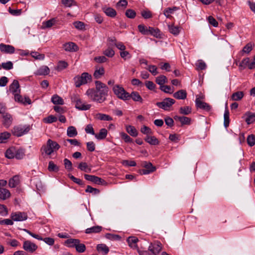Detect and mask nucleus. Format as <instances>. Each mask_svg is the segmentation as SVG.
Returning <instances> with one entry per match:
<instances>
[{
  "label": "nucleus",
  "mask_w": 255,
  "mask_h": 255,
  "mask_svg": "<svg viewBox=\"0 0 255 255\" xmlns=\"http://www.w3.org/2000/svg\"><path fill=\"white\" fill-rule=\"evenodd\" d=\"M75 249L78 253H83L86 251V246L84 244L81 243L79 240V243L77 244Z\"/></svg>",
  "instance_id": "47"
},
{
  "label": "nucleus",
  "mask_w": 255,
  "mask_h": 255,
  "mask_svg": "<svg viewBox=\"0 0 255 255\" xmlns=\"http://www.w3.org/2000/svg\"><path fill=\"white\" fill-rule=\"evenodd\" d=\"M148 70L153 76L156 75L158 72L157 71V68L155 65H150L147 68H145Z\"/></svg>",
  "instance_id": "52"
},
{
  "label": "nucleus",
  "mask_w": 255,
  "mask_h": 255,
  "mask_svg": "<svg viewBox=\"0 0 255 255\" xmlns=\"http://www.w3.org/2000/svg\"><path fill=\"white\" fill-rule=\"evenodd\" d=\"M252 49V44L251 43H248L243 47L242 50L240 51V54L241 56H243L245 53L249 54Z\"/></svg>",
  "instance_id": "39"
},
{
  "label": "nucleus",
  "mask_w": 255,
  "mask_h": 255,
  "mask_svg": "<svg viewBox=\"0 0 255 255\" xmlns=\"http://www.w3.org/2000/svg\"><path fill=\"white\" fill-rule=\"evenodd\" d=\"M60 147V145L56 141L49 139L47 141L46 145L43 146L42 149L46 154L50 155L54 150H58Z\"/></svg>",
  "instance_id": "2"
},
{
  "label": "nucleus",
  "mask_w": 255,
  "mask_h": 255,
  "mask_svg": "<svg viewBox=\"0 0 255 255\" xmlns=\"http://www.w3.org/2000/svg\"><path fill=\"white\" fill-rule=\"evenodd\" d=\"M173 97L178 100H184L187 97V92L184 90H180L174 93Z\"/></svg>",
  "instance_id": "21"
},
{
  "label": "nucleus",
  "mask_w": 255,
  "mask_h": 255,
  "mask_svg": "<svg viewBox=\"0 0 255 255\" xmlns=\"http://www.w3.org/2000/svg\"><path fill=\"white\" fill-rule=\"evenodd\" d=\"M230 124L229 111L228 109L227 104L226 105V109L224 114V125L226 128H227Z\"/></svg>",
  "instance_id": "32"
},
{
  "label": "nucleus",
  "mask_w": 255,
  "mask_h": 255,
  "mask_svg": "<svg viewBox=\"0 0 255 255\" xmlns=\"http://www.w3.org/2000/svg\"><path fill=\"white\" fill-rule=\"evenodd\" d=\"M167 78L165 76L160 75L156 78V82L160 86L164 85L165 83H167Z\"/></svg>",
  "instance_id": "42"
},
{
  "label": "nucleus",
  "mask_w": 255,
  "mask_h": 255,
  "mask_svg": "<svg viewBox=\"0 0 255 255\" xmlns=\"http://www.w3.org/2000/svg\"><path fill=\"white\" fill-rule=\"evenodd\" d=\"M144 140L146 142L150 145H156L159 144V141L154 136L146 135L144 138Z\"/></svg>",
  "instance_id": "23"
},
{
  "label": "nucleus",
  "mask_w": 255,
  "mask_h": 255,
  "mask_svg": "<svg viewBox=\"0 0 255 255\" xmlns=\"http://www.w3.org/2000/svg\"><path fill=\"white\" fill-rule=\"evenodd\" d=\"M148 35H151L156 38L160 37V30L158 28L149 26L148 28Z\"/></svg>",
  "instance_id": "27"
},
{
  "label": "nucleus",
  "mask_w": 255,
  "mask_h": 255,
  "mask_svg": "<svg viewBox=\"0 0 255 255\" xmlns=\"http://www.w3.org/2000/svg\"><path fill=\"white\" fill-rule=\"evenodd\" d=\"M25 155V151L22 148L15 149V158L17 159H21Z\"/></svg>",
  "instance_id": "44"
},
{
  "label": "nucleus",
  "mask_w": 255,
  "mask_h": 255,
  "mask_svg": "<svg viewBox=\"0 0 255 255\" xmlns=\"http://www.w3.org/2000/svg\"><path fill=\"white\" fill-rule=\"evenodd\" d=\"M3 125L4 126L8 128L11 124L12 122V118L11 116L7 113L4 114L3 116Z\"/></svg>",
  "instance_id": "19"
},
{
  "label": "nucleus",
  "mask_w": 255,
  "mask_h": 255,
  "mask_svg": "<svg viewBox=\"0 0 255 255\" xmlns=\"http://www.w3.org/2000/svg\"><path fill=\"white\" fill-rule=\"evenodd\" d=\"M162 249L161 244L158 241L151 244L148 247V250L153 255H157Z\"/></svg>",
  "instance_id": "10"
},
{
  "label": "nucleus",
  "mask_w": 255,
  "mask_h": 255,
  "mask_svg": "<svg viewBox=\"0 0 255 255\" xmlns=\"http://www.w3.org/2000/svg\"><path fill=\"white\" fill-rule=\"evenodd\" d=\"M105 73V70L103 67L97 68L94 73V76L96 79L100 78Z\"/></svg>",
  "instance_id": "46"
},
{
  "label": "nucleus",
  "mask_w": 255,
  "mask_h": 255,
  "mask_svg": "<svg viewBox=\"0 0 255 255\" xmlns=\"http://www.w3.org/2000/svg\"><path fill=\"white\" fill-rule=\"evenodd\" d=\"M78 168L80 170L84 171L87 173H90L92 170V168L91 166H89L86 162H80L78 166Z\"/></svg>",
  "instance_id": "26"
},
{
  "label": "nucleus",
  "mask_w": 255,
  "mask_h": 255,
  "mask_svg": "<svg viewBox=\"0 0 255 255\" xmlns=\"http://www.w3.org/2000/svg\"><path fill=\"white\" fill-rule=\"evenodd\" d=\"M181 114L188 115L191 113V108L189 106L182 107L179 109Z\"/></svg>",
  "instance_id": "48"
},
{
  "label": "nucleus",
  "mask_w": 255,
  "mask_h": 255,
  "mask_svg": "<svg viewBox=\"0 0 255 255\" xmlns=\"http://www.w3.org/2000/svg\"><path fill=\"white\" fill-rule=\"evenodd\" d=\"M121 135L122 139H123L126 142L130 143L132 142V139L127 133L122 132L121 133Z\"/></svg>",
  "instance_id": "63"
},
{
  "label": "nucleus",
  "mask_w": 255,
  "mask_h": 255,
  "mask_svg": "<svg viewBox=\"0 0 255 255\" xmlns=\"http://www.w3.org/2000/svg\"><path fill=\"white\" fill-rule=\"evenodd\" d=\"M138 31L143 35H148V27L143 24H139L137 26Z\"/></svg>",
  "instance_id": "50"
},
{
  "label": "nucleus",
  "mask_w": 255,
  "mask_h": 255,
  "mask_svg": "<svg viewBox=\"0 0 255 255\" xmlns=\"http://www.w3.org/2000/svg\"><path fill=\"white\" fill-rule=\"evenodd\" d=\"M31 55L32 57L37 60H43L45 57L44 54H40L38 52L35 51L32 52L31 53Z\"/></svg>",
  "instance_id": "58"
},
{
  "label": "nucleus",
  "mask_w": 255,
  "mask_h": 255,
  "mask_svg": "<svg viewBox=\"0 0 255 255\" xmlns=\"http://www.w3.org/2000/svg\"><path fill=\"white\" fill-rule=\"evenodd\" d=\"M202 97L197 96L195 100V105L197 108L205 110L207 112L210 111L211 110V106L208 103L202 101Z\"/></svg>",
  "instance_id": "9"
},
{
  "label": "nucleus",
  "mask_w": 255,
  "mask_h": 255,
  "mask_svg": "<svg viewBox=\"0 0 255 255\" xmlns=\"http://www.w3.org/2000/svg\"><path fill=\"white\" fill-rule=\"evenodd\" d=\"M1 68L4 70H9L13 68V63L11 61L2 63L1 64Z\"/></svg>",
  "instance_id": "54"
},
{
  "label": "nucleus",
  "mask_w": 255,
  "mask_h": 255,
  "mask_svg": "<svg viewBox=\"0 0 255 255\" xmlns=\"http://www.w3.org/2000/svg\"><path fill=\"white\" fill-rule=\"evenodd\" d=\"M19 183V177L18 176H14L9 180L8 185L10 188L15 187Z\"/></svg>",
  "instance_id": "37"
},
{
  "label": "nucleus",
  "mask_w": 255,
  "mask_h": 255,
  "mask_svg": "<svg viewBox=\"0 0 255 255\" xmlns=\"http://www.w3.org/2000/svg\"><path fill=\"white\" fill-rule=\"evenodd\" d=\"M51 102L54 105H64V102L63 99L57 95H54L51 98Z\"/></svg>",
  "instance_id": "34"
},
{
  "label": "nucleus",
  "mask_w": 255,
  "mask_h": 255,
  "mask_svg": "<svg viewBox=\"0 0 255 255\" xmlns=\"http://www.w3.org/2000/svg\"><path fill=\"white\" fill-rule=\"evenodd\" d=\"M91 76L87 72L83 73L81 76H77L74 77V80L76 87H80L82 85L87 84L91 81Z\"/></svg>",
  "instance_id": "4"
},
{
  "label": "nucleus",
  "mask_w": 255,
  "mask_h": 255,
  "mask_svg": "<svg viewBox=\"0 0 255 255\" xmlns=\"http://www.w3.org/2000/svg\"><path fill=\"white\" fill-rule=\"evenodd\" d=\"M169 31L174 35H178L180 32V28L178 26H175L173 24L168 25Z\"/></svg>",
  "instance_id": "38"
},
{
  "label": "nucleus",
  "mask_w": 255,
  "mask_h": 255,
  "mask_svg": "<svg viewBox=\"0 0 255 255\" xmlns=\"http://www.w3.org/2000/svg\"><path fill=\"white\" fill-rule=\"evenodd\" d=\"M15 156V148L14 147H10L8 148L5 152V156L8 159H12Z\"/></svg>",
  "instance_id": "24"
},
{
  "label": "nucleus",
  "mask_w": 255,
  "mask_h": 255,
  "mask_svg": "<svg viewBox=\"0 0 255 255\" xmlns=\"http://www.w3.org/2000/svg\"><path fill=\"white\" fill-rule=\"evenodd\" d=\"M196 65L199 70H204L206 68V63L202 60H199L196 63Z\"/></svg>",
  "instance_id": "64"
},
{
  "label": "nucleus",
  "mask_w": 255,
  "mask_h": 255,
  "mask_svg": "<svg viewBox=\"0 0 255 255\" xmlns=\"http://www.w3.org/2000/svg\"><path fill=\"white\" fill-rule=\"evenodd\" d=\"M73 25L78 30H83L85 28V24L82 21H75L73 23Z\"/></svg>",
  "instance_id": "60"
},
{
  "label": "nucleus",
  "mask_w": 255,
  "mask_h": 255,
  "mask_svg": "<svg viewBox=\"0 0 255 255\" xmlns=\"http://www.w3.org/2000/svg\"><path fill=\"white\" fill-rule=\"evenodd\" d=\"M50 72V69L47 66H42L35 73L36 75H47Z\"/></svg>",
  "instance_id": "22"
},
{
  "label": "nucleus",
  "mask_w": 255,
  "mask_h": 255,
  "mask_svg": "<svg viewBox=\"0 0 255 255\" xmlns=\"http://www.w3.org/2000/svg\"><path fill=\"white\" fill-rule=\"evenodd\" d=\"M0 50L4 53L12 54L14 52L15 48L12 45L1 43L0 44Z\"/></svg>",
  "instance_id": "13"
},
{
  "label": "nucleus",
  "mask_w": 255,
  "mask_h": 255,
  "mask_svg": "<svg viewBox=\"0 0 255 255\" xmlns=\"http://www.w3.org/2000/svg\"><path fill=\"white\" fill-rule=\"evenodd\" d=\"M84 178L87 180L98 185H106L107 184L105 180L95 175L85 174H84Z\"/></svg>",
  "instance_id": "7"
},
{
  "label": "nucleus",
  "mask_w": 255,
  "mask_h": 255,
  "mask_svg": "<svg viewBox=\"0 0 255 255\" xmlns=\"http://www.w3.org/2000/svg\"><path fill=\"white\" fill-rule=\"evenodd\" d=\"M127 131L132 136L136 137L138 132L136 128L132 126H128L126 127Z\"/></svg>",
  "instance_id": "41"
},
{
  "label": "nucleus",
  "mask_w": 255,
  "mask_h": 255,
  "mask_svg": "<svg viewBox=\"0 0 255 255\" xmlns=\"http://www.w3.org/2000/svg\"><path fill=\"white\" fill-rule=\"evenodd\" d=\"M140 131L144 134L146 135H149V134H151L152 133V130L149 127L143 126L140 128Z\"/></svg>",
  "instance_id": "55"
},
{
  "label": "nucleus",
  "mask_w": 255,
  "mask_h": 255,
  "mask_svg": "<svg viewBox=\"0 0 255 255\" xmlns=\"http://www.w3.org/2000/svg\"><path fill=\"white\" fill-rule=\"evenodd\" d=\"M248 144L250 146H253L255 144V136L254 134L249 135L247 137Z\"/></svg>",
  "instance_id": "59"
},
{
  "label": "nucleus",
  "mask_w": 255,
  "mask_h": 255,
  "mask_svg": "<svg viewBox=\"0 0 255 255\" xmlns=\"http://www.w3.org/2000/svg\"><path fill=\"white\" fill-rule=\"evenodd\" d=\"M9 90L13 95L15 94V93H20V90L18 81L16 80H14L13 82L9 85Z\"/></svg>",
  "instance_id": "15"
},
{
  "label": "nucleus",
  "mask_w": 255,
  "mask_h": 255,
  "mask_svg": "<svg viewBox=\"0 0 255 255\" xmlns=\"http://www.w3.org/2000/svg\"><path fill=\"white\" fill-rule=\"evenodd\" d=\"M85 192L87 193H92L94 195H97L100 193V190L97 188H93L90 185H88L86 189L85 190Z\"/></svg>",
  "instance_id": "51"
},
{
  "label": "nucleus",
  "mask_w": 255,
  "mask_h": 255,
  "mask_svg": "<svg viewBox=\"0 0 255 255\" xmlns=\"http://www.w3.org/2000/svg\"><path fill=\"white\" fill-rule=\"evenodd\" d=\"M102 230V227L100 226H95L89 228H87L85 231V233L90 234L92 233H99Z\"/></svg>",
  "instance_id": "29"
},
{
  "label": "nucleus",
  "mask_w": 255,
  "mask_h": 255,
  "mask_svg": "<svg viewBox=\"0 0 255 255\" xmlns=\"http://www.w3.org/2000/svg\"><path fill=\"white\" fill-rule=\"evenodd\" d=\"M108 91L109 88L106 84L100 81H95V89H88L86 91V95L92 101L102 103L106 101Z\"/></svg>",
  "instance_id": "1"
},
{
  "label": "nucleus",
  "mask_w": 255,
  "mask_h": 255,
  "mask_svg": "<svg viewBox=\"0 0 255 255\" xmlns=\"http://www.w3.org/2000/svg\"><path fill=\"white\" fill-rule=\"evenodd\" d=\"M97 250L103 255H106L109 252V248L105 244H99L97 246Z\"/></svg>",
  "instance_id": "31"
},
{
  "label": "nucleus",
  "mask_w": 255,
  "mask_h": 255,
  "mask_svg": "<svg viewBox=\"0 0 255 255\" xmlns=\"http://www.w3.org/2000/svg\"><path fill=\"white\" fill-rule=\"evenodd\" d=\"M138 241V239L135 237H129L127 239V242L129 247L133 249H137V243Z\"/></svg>",
  "instance_id": "20"
},
{
  "label": "nucleus",
  "mask_w": 255,
  "mask_h": 255,
  "mask_svg": "<svg viewBox=\"0 0 255 255\" xmlns=\"http://www.w3.org/2000/svg\"><path fill=\"white\" fill-rule=\"evenodd\" d=\"M250 62V59L248 57L243 59L239 65L240 69L242 70L243 69H245L247 66L248 67Z\"/></svg>",
  "instance_id": "45"
},
{
  "label": "nucleus",
  "mask_w": 255,
  "mask_h": 255,
  "mask_svg": "<svg viewBox=\"0 0 255 255\" xmlns=\"http://www.w3.org/2000/svg\"><path fill=\"white\" fill-rule=\"evenodd\" d=\"M91 105L90 104H86L83 102L81 99L75 104V108L79 110L86 111L90 109Z\"/></svg>",
  "instance_id": "17"
},
{
  "label": "nucleus",
  "mask_w": 255,
  "mask_h": 255,
  "mask_svg": "<svg viewBox=\"0 0 255 255\" xmlns=\"http://www.w3.org/2000/svg\"><path fill=\"white\" fill-rule=\"evenodd\" d=\"M113 91L118 98L124 101L129 100V93L126 91L124 88L120 85L114 86Z\"/></svg>",
  "instance_id": "3"
},
{
  "label": "nucleus",
  "mask_w": 255,
  "mask_h": 255,
  "mask_svg": "<svg viewBox=\"0 0 255 255\" xmlns=\"http://www.w3.org/2000/svg\"><path fill=\"white\" fill-rule=\"evenodd\" d=\"M57 118L53 115H50L43 119V122L47 124H51L56 122Z\"/></svg>",
  "instance_id": "49"
},
{
  "label": "nucleus",
  "mask_w": 255,
  "mask_h": 255,
  "mask_svg": "<svg viewBox=\"0 0 255 255\" xmlns=\"http://www.w3.org/2000/svg\"><path fill=\"white\" fill-rule=\"evenodd\" d=\"M79 243V240L76 239H69L65 242V245L69 248H75L77 244Z\"/></svg>",
  "instance_id": "33"
},
{
  "label": "nucleus",
  "mask_w": 255,
  "mask_h": 255,
  "mask_svg": "<svg viewBox=\"0 0 255 255\" xmlns=\"http://www.w3.org/2000/svg\"><path fill=\"white\" fill-rule=\"evenodd\" d=\"M77 131L74 127L70 126L68 128L67 130V134L69 137H75L77 135Z\"/></svg>",
  "instance_id": "40"
},
{
  "label": "nucleus",
  "mask_w": 255,
  "mask_h": 255,
  "mask_svg": "<svg viewBox=\"0 0 255 255\" xmlns=\"http://www.w3.org/2000/svg\"><path fill=\"white\" fill-rule=\"evenodd\" d=\"M103 53L107 57H113L115 55V51L112 48L108 47L103 52Z\"/></svg>",
  "instance_id": "57"
},
{
  "label": "nucleus",
  "mask_w": 255,
  "mask_h": 255,
  "mask_svg": "<svg viewBox=\"0 0 255 255\" xmlns=\"http://www.w3.org/2000/svg\"><path fill=\"white\" fill-rule=\"evenodd\" d=\"M95 118L99 120L105 121H110L113 120V118L111 116L102 113H97L96 114Z\"/></svg>",
  "instance_id": "30"
},
{
  "label": "nucleus",
  "mask_w": 255,
  "mask_h": 255,
  "mask_svg": "<svg viewBox=\"0 0 255 255\" xmlns=\"http://www.w3.org/2000/svg\"><path fill=\"white\" fill-rule=\"evenodd\" d=\"M6 184V180L4 179L0 180V200H5L10 196L11 194L9 191L4 188Z\"/></svg>",
  "instance_id": "5"
},
{
  "label": "nucleus",
  "mask_w": 255,
  "mask_h": 255,
  "mask_svg": "<svg viewBox=\"0 0 255 255\" xmlns=\"http://www.w3.org/2000/svg\"><path fill=\"white\" fill-rule=\"evenodd\" d=\"M48 169L51 172H57L59 171V167L52 161H50L48 163Z\"/></svg>",
  "instance_id": "53"
},
{
  "label": "nucleus",
  "mask_w": 255,
  "mask_h": 255,
  "mask_svg": "<svg viewBox=\"0 0 255 255\" xmlns=\"http://www.w3.org/2000/svg\"><path fill=\"white\" fill-rule=\"evenodd\" d=\"M37 246L30 241H25L23 242V249L29 253H33L37 249Z\"/></svg>",
  "instance_id": "11"
},
{
  "label": "nucleus",
  "mask_w": 255,
  "mask_h": 255,
  "mask_svg": "<svg viewBox=\"0 0 255 255\" xmlns=\"http://www.w3.org/2000/svg\"><path fill=\"white\" fill-rule=\"evenodd\" d=\"M131 98L135 102H139L141 103L143 102V99L137 92H132L131 94L129 93V99Z\"/></svg>",
  "instance_id": "25"
},
{
  "label": "nucleus",
  "mask_w": 255,
  "mask_h": 255,
  "mask_svg": "<svg viewBox=\"0 0 255 255\" xmlns=\"http://www.w3.org/2000/svg\"><path fill=\"white\" fill-rule=\"evenodd\" d=\"M244 96V93L243 91H238L234 93L231 99L233 101H238L241 100Z\"/></svg>",
  "instance_id": "36"
},
{
  "label": "nucleus",
  "mask_w": 255,
  "mask_h": 255,
  "mask_svg": "<svg viewBox=\"0 0 255 255\" xmlns=\"http://www.w3.org/2000/svg\"><path fill=\"white\" fill-rule=\"evenodd\" d=\"M10 133L8 132H3L0 133V143H5L10 137Z\"/></svg>",
  "instance_id": "43"
},
{
  "label": "nucleus",
  "mask_w": 255,
  "mask_h": 255,
  "mask_svg": "<svg viewBox=\"0 0 255 255\" xmlns=\"http://www.w3.org/2000/svg\"><path fill=\"white\" fill-rule=\"evenodd\" d=\"M64 164L65 166V168L68 170L71 171L72 169V162L68 159L65 158L64 159Z\"/></svg>",
  "instance_id": "62"
},
{
  "label": "nucleus",
  "mask_w": 255,
  "mask_h": 255,
  "mask_svg": "<svg viewBox=\"0 0 255 255\" xmlns=\"http://www.w3.org/2000/svg\"><path fill=\"white\" fill-rule=\"evenodd\" d=\"M108 133V131L106 128H102L100 130L98 134H95V137L98 140H102L105 139Z\"/></svg>",
  "instance_id": "35"
},
{
  "label": "nucleus",
  "mask_w": 255,
  "mask_h": 255,
  "mask_svg": "<svg viewBox=\"0 0 255 255\" xmlns=\"http://www.w3.org/2000/svg\"><path fill=\"white\" fill-rule=\"evenodd\" d=\"M11 218L12 221H23L27 219V215L24 212H18L12 213Z\"/></svg>",
  "instance_id": "12"
},
{
  "label": "nucleus",
  "mask_w": 255,
  "mask_h": 255,
  "mask_svg": "<svg viewBox=\"0 0 255 255\" xmlns=\"http://www.w3.org/2000/svg\"><path fill=\"white\" fill-rule=\"evenodd\" d=\"M175 102V101L171 98H167L164 99L161 102L156 103V106L159 108H161L164 110H167Z\"/></svg>",
  "instance_id": "8"
},
{
  "label": "nucleus",
  "mask_w": 255,
  "mask_h": 255,
  "mask_svg": "<svg viewBox=\"0 0 255 255\" xmlns=\"http://www.w3.org/2000/svg\"><path fill=\"white\" fill-rule=\"evenodd\" d=\"M174 119L175 121H179L182 126L184 125H189L191 124V119L187 117L175 116Z\"/></svg>",
  "instance_id": "16"
},
{
  "label": "nucleus",
  "mask_w": 255,
  "mask_h": 255,
  "mask_svg": "<svg viewBox=\"0 0 255 255\" xmlns=\"http://www.w3.org/2000/svg\"><path fill=\"white\" fill-rule=\"evenodd\" d=\"M68 66V64L64 61H60L58 62L57 69L59 71L62 70Z\"/></svg>",
  "instance_id": "61"
},
{
  "label": "nucleus",
  "mask_w": 255,
  "mask_h": 255,
  "mask_svg": "<svg viewBox=\"0 0 255 255\" xmlns=\"http://www.w3.org/2000/svg\"><path fill=\"white\" fill-rule=\"evenodd\" d=\"M125 14L128 18H133L136 16V12L132 9H128L126 11Z\"/></svg>",
  "instance_id": "56"
},
{
  "label": "nucleus",
  "mask_w": 255,
  "mask_h": 255,
  "mask_svg": "<svg viewBox=\"0 0 255 255\" xmlns=\"http://www.w3.org/2000/svg\"><path fill=\"white\" fill-rule=\"evenodd\" d=\"M30 130L29 126L19 125L15 126L12 129L13 134L17 137H19L27 133Z\"/></svg>",
  "instance_id": "6"
},
{
  "label": "nucleus",
  "mask_w": 255,
  "mask_h": 255,
  "mask_svg": "<svg viewBox=\"0 0 255 255\" xmlns=\"http://www.w3.org/2000/svg\"><path fill=\"white\" fill-rule=\"evenodd\" d=\"M247 118L245 121L248 125H250L255 122V113L247 112L244 115Z\"/></svg>",
  "instance_id": "18"
},
{
  "label": "nucleus",
  "mask_w": 255,
  "mask_h": 255,
  "mask_svg": "<svg viewBox=\"0 0 255 255\" xmlns=\"http://www.w3.org/2000/svg\"><path fill=\"white\" fill-rule=\"evenodd\" d=\"M103 10L107 16L111 17H115L117 15L116 11L114 8L110 7H103Z\"/></svg>",
  "instance_id": "28"
},
{
  "label": "nucleus",
  "mask_w": 255,
  "mask_h": 255,
  "mask_svg": "<svg viewBox=\"0 0 255 255\" xmlns=\"http://www.w3.org/2000/svg\"><path fill=\"white\" fill-rule=\"evenodd\" d=\"M63 48L65 51L69 52H76L78 50V46L72 42L65 43Z\"/></svg>",
  "instance_id": "14"
}]
</instances>
